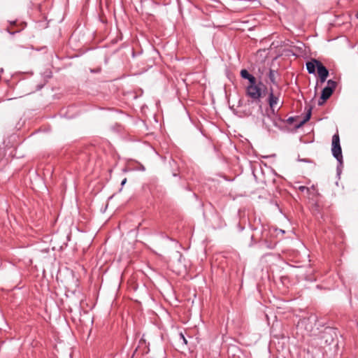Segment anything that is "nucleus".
<instances>
[{
	"mask_svg": "<svg viewBox=\"0 0 358 358\" xmlns=\"http://www.w3.org/2000/svg\"><path fill=\"white\" fill-rule=\"evenodd\" d=\"M240 73L243 78L247 79L249 82L248 85H247L245 88L246 95L254 101L259 100L262 94V89L259 86L262 83H259V84H257L256 78L249 73L246 69H242Z\"/></svg>",
	"mask_w": 358,
	"mask_h": 358,
	"instance_id": "f257e3e1",
	"label": "nucleus"
},
{
	"mask_svg": "<svg viewBox=\"0 0 358 358\" xmlns=\"http://www.w3.org/2000/svg\"><path fill=\"white\" fill-rule=\"evenodd\" d=\"M331 152L333 156L336 159L338 162V170L339 166L343 165V159L342 155V150L340 144V138L338 134H336L332 137L331 143Z\"/></svg>",
	"mask_w": 358,
	"mask_h": 358,
	"instance_id": "f03ea898",
	"label": "nucleus"
},
{
	"mask_svg": "<svg viewBox=\"0 0 358 358\" xmlns=\"http://www.w3.org/2000/svg\"><path fill=\"white\" fill-rule=\"evenodd\" d=\"M316 322V317L311 315L308 317L301 319L298 322L297 327L299 329H304L308 335H311L314 330Z\"/></svg>",
	"mask_w": 358,
	"mask_h": 358,
	"instance_id": "7ed1b4c3",
	"label": "nucleus"
},
{
	"mask_svg": "<svg viewBox=\"0 0 358 358\" xmlns=\"http://www.w3.org/2000/svg\"><path fill=\"white\" fill-rule=\"evenodd\" d=\"M336 87V82L332 80H329L327 81V86L325 87L322 91V94L320 97L321 101H319V105H322L323 103L331 96Z\"/></svg>",
	"mask_w": 358,
	"mask_h": 358,
	"instance_id": "20e7f679",
	"label": "nucleus"
},
{
	"mask_svg": "<svg viewBox=\"0 0 358 358\" xmlns=\"http://www.w3.org/2000/svg\"><path fill=\"white\" fill-rule=\"evenodd\" d=\"M280 92L275 93L271 87L268 94V104L270 108L274 110L275 107L279 101Z\"/></svg>",
	"mask_w": 358,
	"mask_h": 358,
	"instance_id": "39448f33",
	"label": "nucleus"
},
{
	"mask_svg": "<svg viewBox=\"0 0 358 358\" xmlns=\"http://www.w3.org/2000/svg\"><path fill=\"white\" fill-rule=\"evenodd\" d=\"M317 69L320 82H325L329 76L328 70L321 62H317Z\"/></svg>",
	"mask_w": 358,
	"mask_h": 358,
	"instance_id": "423d86ee",
	"label": "nucleus"
},
{
	"mask_svg": "<svg viewBox=\"0 0 358 358\" xmlns=\"http://www.w3.org/2000/svg\"><path fill=\"white\" fill-rule=\"evenodd\" d=\"M317 62H320L316 59H313L306 63V69L309 73H314L315 72V67H317Z\"/></svg>",
	"mask_w": 358,
	"mask_h": 358,
	"instance_id": "0eeeda50",
	"label": "nucleus"
},
{
	"mask_svg": "<svg viewBox=\"0 0 358 358\" xmlns=\"http://www.w3.org/2000/svg\"><path fill=\"white\" fill-rule=\"evenodd\" d=\"M275 74H276V71H274V70H272V69H270L269 70V73H268V78H269V80L270 81L275 85L276 84V81H275Z\"/></svg>",
	"mask_w": 358,
	"mask_h": 358,
	"instance_id": "6e6552de",
	"label": "nucleus"
},
{
	"mask_svg": "<svg viewBox=\"0 0 358 358\" xmlns=\"http://www.w3.org/2000/svg\"><path fill=\"white\" fill-rule=\"evenodd\" d=\"M310 115H311V110L309 109L307 114L306 115V116L304 117L303 120L301 121V122L299 124V127L303 125V124H305L306 122H308L310 118Z\"/></svg>",
	"mask_w": 358,
	"mask_h": 358,
	"instance_id": "1a4fd4ad",
	"label": "nucleus"
},
{
	"mask_svg": "<svg viewBox=\"0 0 358 358\" xmlns=\"http://www.w3.org/2000/svg\"><path fill=\"white\" fill-rule=\"evenodd\" d=\"M126 182H127V178H124V179L122 181V182H121V185H122V186H123V185L126 183Z\"/></svg>",
	"mask_w": 358,
	"mask_h": 358,
	"instance_id": "9d476101",
	"label": "nucleus"
},
{
	"mask_svg": "<svg viewBox=\"0 0 358 358\" xmlns=\"http://www.w3.org/2000/svg\"><path fill=\"white\" fill-rule=\"evenodd\" d=\"M180 336H181V338L183 339L184 342H185V343H187V341H186L185 338L184 337V336H183L182 334H180Z\"/></svg>",
	"mask_w": 358,
	"mask_h": 358,
	"instance_id": "9b49d317",
	"label": "nucleus"
},
{
	"mask_svg": "<svg viewBox=\"0 0 358 358\" xmlns=\"http://www.w3.org/2000/svg\"><path fill=\"white\" fill-rule=\"evenodd\" d=\"M305 188H306L305 187L301 186V187H299V189L303 191Z\"/></svg>",
	"mask_w": 358,
	"mask_h": 358,
	"instance_id": "f8f14e48",
	"label": "nucleus"
},
{
	"mask_svg": "<svg viewBox=\"0 0 358 358\" xmlns=\"http://www.w3.org/2000/svg\"><path fill=\"white\" fill-rule=\"evenodd\" d=\"M288 121H289V122H292V121H293V118H292V117H289V118L288 119Z\"/></svg>",
	"mask_w": 358,
	"mask_h": 358,
	"instance_id": "ddd939ff",
	"label": "nucleus"
},
{
	"mask_svg": "<svg viewBox=\"0 0 358 358\" xmlns=\"http://www.w3.org/2000/svg\"><path fill=\"white\" fill-rule=\"evenodd\" d=\"M164 358H166V357H164Z\"/></svg>",
	"mask_w": 358,
	"mask_h": 358,
	"instance_id": "4468645a",
	"label": "nucleus"
}]
</instances>
